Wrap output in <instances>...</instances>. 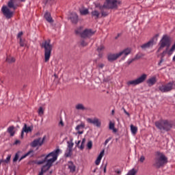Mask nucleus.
<instances>
[{"mask_svg":"<svg viewBox=\"0 0 175 175\" xmlns=\"http://www.w3.org/2000/svg\"><path fill=\"white\" fill-rule=\"evenodd\" d=\"M170 44H171L170 37L166 35L163 36L161 40H160V42H159L160 46L157 50V53H159V51H161L162 49H164V47H166V48L163 51V53H161V59L159 62L158 63V66H161L162 65V62L165 61L163 58H165V55H167V57H172V55H173V53L175 51V42L170 49Z\"/></svg>","mask_w":175,"mask_h":175,"instance_id":"1","label":"nucleus"},{"mask_svg":"<svg viewBox=\"0 0 175 175\" xmlns=\"http://www.w3.org/2000/svg\"><path fill=\"white\" fill-rule=\"evenodd\" d=\"M154 125L161 132H169L173 128V122L169 120H160L155 122Z\"/></svg>","mask_w":175,"mask_h":175,"instance_id":"2","label":"nucleus"},{"mask_svg":"<svg viewBox=\"0 0 175 175\" xmlns=\"http://www.w3.org/2000/svg\"><path fill=\"white\" fill-rule=\"evenodd\" d=\"M156 155L157 157L154 159L153 166L156 167V169H161V167H163V166L167 163V158L163 153L159 151L156 152Z\"/></svg>","mask_w":175,"mask_h":175,"instance_id":"3","label":"nucleus"},{"mask_svg":"<svg viewBox=\"0 0 175 175\" xmlns=\"http://www.w3.org/2000/svg\"><path fill=\"white\" fill-rule=\"evenodd\" d=\"M51 40L49 39L43 42L40 46L42 49H44V59L45 62L50 61V57H51V52L53 51V44H51Z\"/></svg>","mask_w":175,"mask_h":175,"instance_id":"4","label":"nucleus"},{"mask_svg":"<svg viewBox=\"0 0 175 175\" xmlns=\"http://www.w3.org/2000/svg\"><path fill=\"white\" fill-rule=\"evenodd\" d=\"M123 54H124L125 56L122 59H125L126 55H129V54H131V50L127 48L116 54L110 53L107 55V59L109 62H113V61H116L118 58H120L121 55H123Z\"/></svg>","mask_w":175,"mask_h":175,"instance_id":"5","label":"nucleus"},{"mask_svg":"<svg viewBox=\"0 0 175 175\" xmlns=\"http://www.w3.org/2000/svg\"><path fill=\"white\" fill-rule=\"evenodd\" d=\"M59 152H61V149L57 148L55 149V150H53V152L49 153L46 156H45L44 159L40 161H33V163H35L36 165H43V163H44V162H46L47 163V161H49V158H50V157H52V158H54V157H58V155H59Z\"/></svg>","mask_w":175,"mask_h":175,"instance_id":"6","label":"nucleus"},{"mask_svg":"<svg viewBox=\"0 0 175 175\" xmlns=\"http://www.w3.org/2000/svg\"><path fill=\"white\" fill-rule=\"evenodd\" d=\"M118 5H121V1L118 0H105L104 2L105 9H118Z\"/></svg>","mask_w":175,"mask_h":175,"instance_id":"7","label":"nucleus"},{"mask_svg":"<svg viewBox=\"0 0 175 175\" xmlns=\"http://www.w3.org/2000/svg\"><path fill=\"white\" fill-rule=\"evenodd\" d=\"M146 80H147V75L142 74L139 77H138L135 80L128 81L127 85H138V84H142V83H144Z\"/></svg>","mask_w":175,"mask_h":175,"instance_id":"8","label":"nucleus"},{"mask_svg":"<svg viewBox=\"0 0 175 175\" xmlns=\"http://www.w3.org/2000/svg\"><path fill=\"white\" fill-rule=\"evenodd\" d=\"M173 87H175L174 82H169L165 85H162L159 86V91H161V92H163V93L170 92V91L173 90Z\"/></svg>","mask_w":175,"mask_h":175,"instance_id":"9","label":"nucleus"},{"mask_svg":"<svg viewBox=\"0 0 175 175\" xmlns=\"http://www.w3.org/2000/svg\"><path fill=\"white\" fill-rule=\"evenodd\" d=\"M57 159L58 156H54L51 159H49L47 160V163H46V165L42 166L41 170L46 173V172H47V170H49V169H50V167L53 166V163H54V162H55Z\"/></svg>","mask_w":175,"mask_h":175,"instance_id":"10","label":"nucleus"},{"mask_svg":"<svg viewBox=\"0 0 175 175\" xmlns=\"http://www.w3.org/2000/svg\"><path fill=\"white\" fill-rule=\"evenodd\" d=\"M45 140H46V135H44L42 137V139L41 137L37 138L31 142V146L35 148L39 146V147H41V146H43V143H44Z\"/></svg>","mask_w":175,"mask_h":175,"instance_id":"11","label":"nucleus"},{"mask_svg":"<svg viewBox=\"0 0 175 175\" xmlns=\"http://www.w3.org/2000/svg\"><path fill=\"white\" fill-rule=\"evenodd\" d=\"M157 36H158V34H157L153 38H152L148 42L143 44L141 46V49H142V50H146V49H150V47H152V46H154L155 44V43H157L154 40H155V39H156V41L157 40Z\"/></svg>","mask_w":175,"mask_h":175,"instance_id":"12","label":"nucleus"},{"mask_svg":"<svg viewBox=\"0 0 175 175\" xmlns=\"http://www.w3.org/2000/svg\"><path fill=\"white\" fill-rule=\"evenodd\" d=\"M1 12L3 16H5V18H8V20L13 17V12L10 11V9H9V8H8L6 5H3L2 7Z\"/></svg>","mask_w":175,"mask_h":175,"instance_id":"13","label":"nucleus"},{"mask_svg":"<svg viewBox=\"0 0 175 175\" xmlns=\"http://www.w3.org/2000/svg\"><path fill=\"white\" fill-rule=\"evenodd\" d=\"M95 33V31H93L91 29H85L83 32L81 33V38L85 39L86 38H91L92 35Z\"/></svg>","mask_w":175,"mask_h":175,"instance_id":"14","label":"nucleus"},{"mask_svg":"<svg viewBox=\"0 0 175 175\" xmlns=\"http://www.w3.org/2000/svg\"><path fill=\"white\" fill-rule=\"evenodd\" d=\"M33 129V126H28L27 124H25L21 131V139H24V133H29V132H32Z\"/></svg>","mask_w":175,"mask_h":175,"instance_id":"15","label":"nucleus"},{"mask_svg":"<svg viewBox=\"0 0 175 175\" xmlns=\"http://www.w3.org/2000/svg\"><path fill=\"white\" fill-rule=\"evenodd\" d=\"M87 122L89 124H92L93 125H95L97 126V128H100V126L102 125V122L98 118H94V119L92 118H88Z\"/></svg>","mask_w":175,"mask_h":175,"instance_id":"16","label":"nucleus"},{"mask_svg":"<svg viewBox=\"0 0 175 175\" xmlns=\"http://www.w3.org/2000/svg\"><path fill=\"white\" fill-rule=\"evenodd\" d=\"M84 128H85V124L81 122L75 127V131H77L78 135H83V133H84Z\"/></svg>","mask_w":175,"mask_h":175,"instance_id":"17","label":"nucleus"},{"mask_svg":"<svg viewBox=\"0 0 175 175\" xmlns=\"http://www.w3.org/2000/svg\"><path fill=\"white\" fill-rule=\"evenodd\" d=\"M70 20L72 24H77L79 23V15L76 12H72L70 14Z\"/></svg>","mask_w":175,"mask_h":175,"instance_id":"18","label":"nucleus"},{"mask_svg":"<svg viewBox=\"0 0 175 175\" xmlns=\"http://www.w3.org/2000/svg\"><path fill=\"white\" fill-rule=\"evenodd\" d=\"M44 17L48 23H50L51 24L54 23V20L53 19V17H51V13L49 12L48 11L45 12Z\"/></svg>","mask_w":175,"mask_h":175,"instance_id":"19","label":"nucleus"},{"mask_svg":"<svg viewBox=\"0 0 175 175\" xmlns=\"http://www.w3.org/2000/svg\"><path fill=\"white\" fill-rule=\"evenodd\" d=\"M28 155H30V157L32 158V157H33V150H29L26 154H25L24 155H23V156L18 159V162H21V161H23V159H24L25 158H27V157H28Z\"/></svg>","mask_w":175,"mask_h":175,"instance_id":"20","label":"nucleus"},{"mask_svg":"<svg viewBox=\"0 0 175 175\" xmlns=\"http://www.w3.org/2000/svg\"><path fill=\"white\" fill-rule=\"evenodd\" d=\"M149 86L154 85L157 83V77H152L146 81Z\"/></svg>","mask_w":175,"mask_h":175,"instance_id":"21","label":"nucleus"},{"mask_svg":"<svg viewBox=\"0 0 175 175\" xmlns=\"http://www.w3.org/2000/svg\"><path fill=\"white\" fill-rule=\"evenodd\" d=\"M14 2H16V0H10L8 3V6L10 9H13V10H16L17 9V7L14 5Z\"/></svg>","mask_w":175,"mask_h":175,"instance_id":"22","label":"nucleus"},{"mask_svg":"<svg viewBox=\"0 0 175 175\" xmlns=\"http://www.w3.org/2000/svg\"><path fill=\"white\" fill-rule=\"evenodd\" d=\"M92 17H94L95 20H98L99 18V16H100V12L99 11L94 10L92 11L91 12Z\"/></svg>","mask_w":175,"mask_h":175,"instance_id":"23","label":"nucleus"},{"mask_svg":"<svg viewBox=\"0 0 175 175\" xmlns=\"http://www.w3.org/2000/svg\"><path fill=\"white\" fill-rule=\"evenodd\" d=\"M68 163V169H70V172L75 173L76 172V165H75L72 161H69Z\"/></svg>","mask_w":175,"mask_h":175,"instance_id":"24","label":"nucleus"},{"mask_svg":"<svg viewBox=\"0 0 175 175\" xmlns=\"http://www.w3.org/2000/svg\"><path fill=\"white\" fill-rule=\"evenodd\" d=\"M7 132L10 133L11 137L14 136V134L16 133L14 132V126H10L8 128Z\"/></svg>","mask_w":175,"mask_h":175,"instance_id":"25","label":"nucleus"},{"mask_svg":"<svg viewBox=\"0 0 175 175\" xmlns=\"http://www.w3.org/2000/svg\"><path fill=\"white\" fill-rule=\"evenodd\" d=\"M72 149H68V148H66V152H65V153H64V157H65L66 158H70V157H72Z\"/></svg>","mask_w":175,"mask_h":175,"instance_id":"26","label":"nucleus"},{"mask_svg":"<svg viewBox=\"0 0 175 175\" xmlns=\"http://www.w3.org/2000/svg\"><path fill=\"white\" fill-rule=\"evenodd\" d=\"M68 148V150H72L73 146H75V144L73 143V139H71L70 141L67 142Z\"/></svg>","mask_w":175,"mask_h":175,"instance_id":"27","label":"nucleus"},{"mask_svg":"<svg viewBox=\"0 0 175 175\" xmlns=\"http://www.w3.org/2000/svg\"><path fill=\"white\" fill-rule=\"evenodd\" d=\"M75 109L77 110H87V108L84 107V105L81 103H79L75 106Z\"/></svg>","mask_w":175,"mask_h":175,"instance_id":"28","label":"nucleus"},{"mask_svg":"<svg viewBox=\"0 0 175 175\" xmlns=\"http://www.w3.org/2000/svg\"><path fill=\"white\" fill-rule=\"evenodd\" d=\"M131 133H133V135H136V133H137V127L133 126V124L131 125Z\"/></svg>","mask_w":175,"mask_h":175,"instance_id":"29","label":"nucleus"},{"mask_svg":"<svg viewBox=\"0 0 175 175\" xmlns=\"http://www.w3.org/2000/svg\"><path fill=\"white\" fill-rule=\"evenodd\" d=\"M6 62H8V64H13L14 62H16V59L13 57H8L6 58Z\"/></svg>","mask_w":175,"mask_h":175,"instance_id":"30","label":"nucleus"},{"mask_svg":"<svg viewBox=\"0 0 175 175\" xmlns=\"http://www.w3.org/2000/svg\"><path fill=\"white\" fill-rule=\"evenodd\" d=\"M114 126H115V124H114V123H113V122H109V129L111 130V131H113V132H114L115 133L117 132V130H116V128H114Z\"/></svg>","mask_w":175,"mask_h":175,"instance_id":"31","label":"nucleus"},{"mask_svg":"<svg viewBox=\"0 0 175 175\" xmlns=\"http://www.w3.org/2000/svg\"><path fill=\"white\" fill-rule=\"evenodd\" d=\"M95 8H98L99 10H102V9H106V7L105 6V3L103 5H100V3H96Z\"/></svg>","mask_w":175,"mask_h":175,"instance_id":"32","label":"nucleus"},{"mask_svg":"<svg viewBox=\"0 0 175 175\" xmlns=\"http://www.w3.org/2000/svg\"><path fill=\"white\" fill-rule=\"evenodd\" d=\"M88 13H90V11H88V9H85V10H80V14L82 15V16H87V14H88Z\"/></svg>","mask_w":175,"mask_h":175,"instance_id":"33","label":"nucleus"},{"mask_svg":"<svg viewBox=\"0 0 175 175\" xmlns=\"http://www.w3.org/2000/svg\"><path fill=\"white\" fill-rule=\"evenodd\" d=\"M100 13H101L102 17H107V16H109V13L105 11V9L100 10Z\"/></svg>","mask_w":175,"mask_h":175,"instance_id":"34","label":"nucleus"},{"mask_svg":"<svg viewBox=\"0 0 175 175\" xmlns=\"http://www.w3.org/2000/svg\"><path fill=\"white\" fill-rule=\"evenodd\" d=\"M103 50H105V46H103V45H100V46H98L97 48V51H98V53H99V57H100V55H100V51H102Z\"/></svg>","mask_w":175,"mask_h":175,"instance_id":"35","label":"nucleus"},{"mask_svg":"<svg viewBox=\"0 0 175 175\" xmlns=\"http://www.w3.org/2000/svg\"><path fill=\"white\" fill-rule=\"evenodd\" d=\"M12 158V155L8 154L6 159L3 160V162H5V163H9L10 162V159Z\"/></svg>","mask_w":175,"mask_h":175,"instance_id":"36","label":"nucleus"},{"mask_svg":"<svg viewBox=\"0 0 175 175\" xmlns=\"http://www.w3.org/2000/svg\"><path fill=\"white\" fill-rule=\"evenodd\" d=\"M142 57H143V53H137L135 57H134V59L136 61V59H140V58H142Z\"/></svg>","mask_w":175,"mask_h":175,"instance_id":"37","label":"nucleus"},{"mask_svg":"<svg viewBox=\"0 0 175 175\" xmlns=\"http://www.w3.org/2000/svg\"><path fill=\"white\" fill-rule=\"evenodd\" d=\"M88 150L92 149V141H89L87 144Z\"/></svg>","mask_w":175,"mask_h":175,"instance_id":"38","label":"nucleus"},{"mask_svg":"<svg viewBox=\"0 0 175 175\" xmlns=\"http://www.w3.org/2000/svg\"><path fill=\"white\" fill-rule=\"evenodd\" d=\"M105 154V150H103L100 154L98 155V157L97 158L102 159V158H103V155Z\"/></svg>","mask_w":175,"mask_h":175,"instance_id":"39","label":"nucleus"},{"mask_svg":"<svg viewBox=\"0 0 175 175\" xmlns=\"http://www.w3.org/2000/svg\"><path fill=\"white\" fill-rule=\"evenodd\" d=\"M105 154V150H103L100 154L98 155V157L97 158L102 159V158H103V155Z\"/></svg>","mask_w":175,"mask_h":175,"instance_id":"40","label":"nucleus"},{"mask_svg":"<svg viewBox=\"0 0 175 175\" xmlns=\"http://www.w3.org/2000/svg\"><path fill=\"white\" fill-rule=\"evenodd\" d=\"M105 154V150H103L100 154L98 155V157L97 158L102 159V158H103V155Z\"/></svg>","mask_w":175,"mask_h":175,"instance_id":"41","label":"nucleus"},{"mask_svg":"<svg viewBox=\"0 0 175 175\" xmlns=\"http://www.w3.org/2000/svg\"><path fill=\"white\" fill-rule=\"evenodd\" d=\"M18 152L16 153L14 159H13V162H17L18 161Z\"/></svg>","mask_w":175,"mask_h":175,"instance_id":"42","label":"nucleus"},{"mask_svg":"<svg viewBox=\"0 0 175 175\" xmlns=\"http://www.w3.org/2000/svg\"><path fill=\"white\" fill-rule=\"evenodd\" d=\"M88 43L85 42L84 40H82L81 41V46H82V47H85V46H88Z\"/></svg>","mask_w":175,"mask_h":175,"instance_id":"43","label":"nucleus"},{"mask_svg":"<svg viewBox=\"0 0 175 175\" xmlns=\"http://www.w3.org/2000/svg\"><path fill=\"white\" fill-rule=\"evenodd\" d=\"M19 44L21 47H24L25 46V44L24 43V40H23V38H20Z\"/></svg>","mask_w":175,"mask_h":175,"instance_id":"44","label":"nucleus"},{"mask_svg":"<svg viewBox=\"0 0 175 175\" xmlns=\"http://www.w3.org/2000/svg\"><path fill=\"white\" fill-rule=\"evenodd\" d=\"M54 0H44V5H47V3H53Z\"/></svg>","mask_w":175,"mask_h":175,"instance_id":"45","label":"nucleus"},{"mask_svg":"<svg viewBox=\"0 0 175 175\" xmlns=\"http://www.w3.org/2000/svg\"><path fill=\"white\" fill-rule=\"evenodd\" d=\"M44 111H43V107H40L38 109V114H44Z\"/></svg>","mask_w":175,"mask_h":175,"instance_id":"46","label":"nucleus"},{"mask_svg":"<svg viewBox=\"0 0 175 175\" xmlns=\"http://www.w3.org/2000/svg\"><path fill=\"white\" fill-rule=\"evenodd\" d=\"M100 161H102V159L97 157L96 160L95 161L96 165H99V163H100Z\"/></svg>","mask_w":175,"mask_h":175,"instance_id":"47","label":"nucleus"},{"mask_svg":"<svg viewBox=\"0 0 175 175\" xmlns=\"http://www.w3.org/2000/svg\"><path fill=\"white\" fill-rule=\"evenodd\" d=\"M135 60V58H133V59H129L128 61H127V64L128 65H131V64H132V62H133Z\"/></svg>","mask_w":175,"mask_h":175,"instance_id":"48","label":"nucleus"},{"mask_svg":"<svg viewBox=\"0 0 175 175\" xmlns=\"http://www.w3.org/2000/svg\"><path fill=\"white\" fill-rule=\"evenodd\" d=\"M146 160V157H144V156H141L140 159H139V161L143 163V162H144V161Z\"/></svg>","mask_w":175,"mask_h":175,"instance_id":"49","label":"nucleus"},{"mask_svg":"<svg viewBox=\"0 0 175 175\" xmlns=\"http://www.w3.org/2000/svg\"><path fill=\"white\" fill-rule=\"evenodd\" d=\"M110 140H111V137H109L108 139H107L105 140L104 144H105V146H107V143H109V142H110Z\"/></svg>","mask_w":175,"mask_h":175,"instance_id":"50","label":"nucleus"},{"mask_svg":"<svg viewBox=\"0 0 175 175\" xmlns=\"http://www.w3.org/2000/svg\"><path fill=\"white\" fill-rule=\"evenodd\" d=\"M21 36H23V31H21L18 33L17 35L18 39H21Z\"/></svg>","mask_w":175,"mask_h":175,"instance_id":"51","label":"nucleus"},{"mask_svg":"<svg viewBox=\"0 0 175 175\" xmlns=\"http://www.w3.org/2000/svg\"><path fill=\"white\" fill-rule=\"evenodd\" d=\"M123 110H124V113H125V114L128 116V117H131V114H129V112L126 111L125 109L123 108Z\"/></svg>","mask_w":175,"mask_h":175,"instance_id":"52","label":"nucleus"},{"mask_svg":"<svg viewBox=\"0 0 175 175\" xmlns=\"http://www.w3.org/2000/svg\"><path fill=\"white\" fill-rule=\"evenodd\" d=\"M79 148L81 150H84V144H81V146H79Z\"/></svg>","mask_w":175,"mask_h":175,"instance_id":"53","label":"nucleus"},{"mask_svg":"<svg viewBox=\"0 0 175 175\" xmlns=\"http://www.w3.org/2000/svg\"><path fill=\"white\" fill-rule=\"evenodd\" d=\"M59 125H61V126H64V121H62V120H60Z\"/></svg>","mask_w":175,"mask_h":175,"instance_id":"54","label":"nucleus"},{"mask_svg":"<svg viewBox=\"0 0 175 175\" xmlns=\"http://www.w3.org/2000/svg\"><path fill=\"white\" fill-rule=\"evenodd\" d=\"M105 66V64H100L98 65V68H100V69H103V68Z\"/></svg>","mask_w":175,"mask_h":175,"instance_id":"55","label":"nucleus"},{"mask_svg":"<svg viewBox=\"0 0 175 175\" xmlns=\"http://www.w3.org/2000/svg\"><path fill=\"white\" fill-rule=\"evenodd\" d=\"M107 166V163H106L105 165H104V173H106V167Z\"/></svg>","mask_w":175,"mask_h":175,"instance_id":"56","label":"nucleus"},{"mask_svg":"<svg viewBox=\"0 0 175 175\" xmlns=\"http://www.w3.org/2000/svg\"><path fill=\"white\" fill-rule=\"evenodd\" d=\"M21 142L20 140L17 139L15 141L14 144H20Z\"/></svg>","mask_w":175,"mask_h":175,"instance_id":"57","label":"nucleus"},{"mask_svg":"<svg viewBox=\"0 0 175 175\" xmlns=\"http://www.w3.org/2000/svg\"><path fill=\"white\" fill-rule=\"evenodd\" d=\"M45 173L44 172H43V170H41V172H39L38 175H43V174Z\"/></svg>","mask_w":175,"mask_h":175,"instance_id":"58","label":"nucleus"},{"mask_svg":"<svg viewBox=\"0 0 175 175\" xmlns=\"http://www.w3.org/2000/svg\"><path fill=\"white\" fill-rule=\"evenodd\" d=\"M75 33L77 35H79V34H81V33H80V31H79V30H75Z\"/></svg>","mask_w":175,"mask_h":175,"instance_id":"59","label":"nucleus"},{"mask_svg":"<svg viewBox=\"0 0 175 175\" xmlns=\"http://www.w3.org/2000/svg\"><path fill=\"white\" fill-rule=\"evenodd\" d=\"M85 138H83L81 144H85Z\"/></svg>","mask_w":175,"mask_h":175,"instance_id":"60","label":"nucleus"},{"mask_svg":"<svg viewBox=\"0 0 175 175\" xmlns=\"http://www.w3.org/2000/svg\"><path fill=\"white\" fill-rule=\"evenodd\" d=\"M121 34L118 33V36L116 37H115V39L117 40L118 39V38H120Z\"/></svg>","mask_w":175,"mask_h":175,"instance_id":"61","label":"nucleus"},{"mask_svg":"<svg viewBox=\"0 0 175 175\" xmlns=\"http://www.w3.org/2000/svg\"><path fill=\"white\" fill-rule=\"evenodd\" d=\"M80 143H81V141H78L77 142H76V144H77V146H79V144H80Z\"/></svg>","mask_w":175,"mask_h":175,"instance_id":"62","label":"nucleus"},{"mask_svg":"<svg viewBox=\"0 0 175 175\" xmlns=\"http://www.w3.org/2000/svg\"><path fill=\"white\" fill-rule=\"evenodd\" d=\"M53 174V171H50L48 174H47V175H51Z\"/></svg>","mask_w":175,"mask_h":175,"instance_id":"63","label":"nucleus"},{"mask_svg":"<svg viewBox=\"0 0 175 175\" xmlns=\"http://www.w3.org/2000/svg\"><path fill=\"white\" fill-rule=\"evenodd\" d=\"M2 162H3V159H0V166H1V163H2Z\"/></svg>","mask_w":175,"mask_h":175,"instance_id":"64","label":"nucleus"}]
</instances>
